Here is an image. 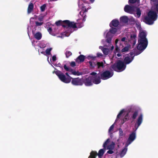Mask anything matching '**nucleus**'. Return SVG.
<instances>
[{"label": "nucleus", "mask_w": 158, "mask_h": 158, "mask_svg": "<svg viewBox=\"0 0 158 158\" xmlns=\"http://www.w3.org/2000/svg\"><path fill=\"white\" fill-rule=\"evenodd\" d=\"M89 4V3L85 2L84 0H79L78 6L79 8L81 9L78 15L79 19L77 20V23L70 22V33L83 26V23L86 20V12L88 10L91 8Z\"/></svg>", "instance_id": "1"}, {"label": "nucleus", "mask_w": 158, "mask_h": 158, "mask_svg": "<svg viewBox=\"0 0 158 158\" xmlns=\"http://www.w3.org/2000/svg\"><path fill=\"white\" fill-rule=\"evenodd\" d=\"M135 23L137 28L139 30L137 48L140 52L138 53H136L135 54V55H137L141 53L146 48L148 44V41L146 38V32L145 31L141 29L140 23L137 21Z\"/></svg>", "instance_id": "2"}, {"label": "nucleus", "mask_w": 158, "mask_h": 158, "mask_svg": "<svg viewBox=\"0 0 158 158\" xmlns=\"http://www.w3.org/2000/svg\"><path fill=\"white\" fill-rule=\"evenodd\" d=\"M143 114L140 113L138 116L135 124V130L129 135V137L126 144V146L131 144L136 139V131L143 122Z\"/></svg>", "instance_id": "3"}, {"label": "nucleus", "mask_w": 158, "mask_h": 158, "mask_svg": "<svg viewBox=\"0 0 158 158\" xmlns=\"http://www.w3.org/2000/svg\"><path fill=\"white\" fill-rule=\"evenodd\" d=\"M91 77L90 76L86 78L84 81V83L86 86H90L92 85V82L96 84L100 83L101 82L99 76L95 72H92L90 73Z\"/></svg>", "instance_id": "4"}, {"label": "nucleus", "mask_w": 158, "mask_h": 158, "mask_svg": "<svg viewBox=\"0 0 158 158\" xmlns=\"http://www.w3.org/2000/svg\"><path fill=\"white\" fill-rule=\"evenodd\" d=\"M157 15L156 13L153 11H150L147 16L144 17L143 21L148 25L153 24L154 21L156 20Z\"/></svg>", "instance_id": "5"}, {"label": "nucleus", "mask_w": 158, "mask_h": 158, "mask_svg": "<svg viewBox=\"0 0 158 158\" xmlns=\"http://www.w3.org/2000/svg\"><path fill=\"white\" fill-rule=\"evenodd\" d=\"M118 39H116L115 40V44L116 48L114 52L116 54V53H118L120 52L121 50V52H128L129 50L131 49V46L129 44H121L119 46L118 44Z\"/></svg>", "instance_id": "6"}, {"label": "nucleus", "mask_w": 158, "mask_h": 158, "mask_svg": "<svg viewBox=\"0 0 158 158\" xmlns=\"http://www.w3.org/2000/svg\"><path fill=\"white\" fill-rule=\"evenodd\" d=\"M126 111L127 110L125 109H123L120 111L117 115L115 123H119L121 121V123L123 124L126 121L129 119L130 116L128 113L125 115L124 117H122L124 113L126 112Z\"/></svg>", "instance_id": "7"}, {"label": "nucleus", "mask_w": 158, "mask_h": 158, "mask_svg": "<svg viewBox=\"0 0 158 158\" xmlns=\"http://www.w3.org/2000/svg\"><path fill=\"white\" fill-rule=\"evenodd\" d=\"M126 68V65L121 61H118L116 64H114L111 67V68L114 71L120 72L123 71Z\"/></svg>", "instance_id": "8"}, {"label": "nucleus", "mask_w": 158, "mask_h": 158, "mask_svg": "<svg viewBox=\"0 0 158 158\" xmlns=\"http://www.w3.org/2000/svg\"><path fill=\"white\" fill-rule=\"evenodd\" d=\"M54 72L61 81L66 83H69V78L66 77L63 73L58 70L54 71Z\"/></svg>", "instance_id": "9"}, {"label": "nucleus", "mask_w": 158, "mask_h": 158, "mask_svg": "<svg viewBox=\"0 0 158 158\" xmlns=\"http://www.w3.org/2000/svg\"><path fill=\"white\" fill-rule=\"evenodd\" d=\"M113 75V72L106 70L100 73L99 75H98V76L99 77V76H100L101 79L105 80L110 78Z\"/></svg>", "instance_id": "10"}, {"label": "nucleus", "mask_w": 158, "mask_h": 158, "mask_svg": "<svg viewBox=\"0 0 158 158\" xmlns=\"http://www.w3.org/2000/svg\"><path fill=\"white\" fill-rule=\"evenodd\" d=\"M110 141V139H108L104 143L103 146L104 149L107 148V149L113 150L114 148L115 145V143L112 141L109 144Z\"/></svg>", "instance_id": "11"}, {"label": "nucleus", "mask_w": 158, "mask_h": 158, "mask_svg": "<svg viewBox=\"0 0 158 158\" xmlns=\"http://www.w3.org/2000/svg\"><path fill=\"white\" fill-rule=\"evenodd\" d=\"M105 152V150L103 149H101L98 154L96 151H92L90 153V155L89 156V158H96V157L98 155L99 158H100Z\"/></svg>", "instance_id": "12"}, {"label": "nucleus", "mask_w": 158, "mask_h": 158, "mask_svg": "<svg viewBox=\"0 0 158 158\" xmlns=\"http://www.w3.org/2000/svg\"><path fill=\"white\" fill-rule=\"evenodd\" d=\"M90 65V67L91 69H93L94 67L97 66L98 69L101 68H103L104 67V64L103 62H96L94 61L91 60L89 62Z\"/></svg>", "instance_id": "13"}, {"label": "nucleus", "mask_w": 158, "mask_h": 158, "mask_svg": "<svg viewBox=\"0 0 158 158\" xmlns=\"http://www.w3.org/2000/svg\"><path fill=\"white\" fill-rule=\"evenodd\" d=\"M55 24L57 26H62L64 28L68 29L69 27V20H58L56 22Z\"/></svg>", "instance_id": "14"}, {"label": "nucleus", "mask_w": 158, "mask_h": 158, "mask_svg": "<svg viewBox=\"0 0 158 158\" xmlns=\"http://www.w3.org/2000/svg\"><path fill=\"white\" fill-rule=\"evenodd\" d=\"M104 35L106 38V42L108 43H110L114 35L109 31L106 30L104 32Z\"/></svg>", "instance_id": "15"}, {"label": "nucleus", "mask_w": 158, "mask_h": 158, "mask_svg": "<svg viewBox=\"0 0 158 158\" xmlns=\"http://www.w3.org/2000/svg\"><path fill=\"white\" fill-rule=\"evenodd\" d=\"M135 7L132 6L128 5H126L124 8V10L125 12L131 14L134 13V11Z\"/></svg>", "instance_id": "16"}, {"label": "nucleus", "mask_w": 158, "mask_h": 158, "mask_svg": "<svg viewBox=\"0 0 158 158\" xmlns=\"http://www.w3.org/2000/svg\"><path fill=\"white\" fill-rule=\"evenodd\" d=\"M119 138L117 140L116 144L117 145L118 147H119L120 144L121 142V138H122L125 135V134L123 132V130L121 128L119 129Z\"/></svg>", "instance_id": "17"}, {"label": "nucleus", "mask_w": 158, "mask_h": 158, "mask_svg": "<svg viewBox=\"0 0 158 158\" xmlns=\"http://www.w3.org/2000/svg\"><path fill=\"white\" fill-rule=\"evenodd\" d=\"M133 56L132 53H131L129 55H128L124 59V61L127 64L130 63L133 59Z\"/></svg>", "instance_id": "18"}, {"label": "nucleus", "mask_w": 158, "mask_h": 158, "mask_svg": "<svg viewBox=\"0 0 158 158\" xmlns=\"http://www.w3.org/2000/svg\"><path fill=\"white\" fill-rule=\"evenodd\" d=\"M152 8L158 13V0H150Z\"/></svg>", "instance_id": "19"}, {"label": "nucleus", "mask_w": 158, "mask_h": 158, "mask_svg": "<svg viewBox=\"0 0 158 158\" xmlns=\"http://www.w3.org/2000/svg\"><path fill=\"white\" fill-rule=\"evenodd\" d=\"M119 23V22L118 19H114L110 23V26L112 27L113 26L114 27H117Z\"/></svg>", "instance_id": "20"}, {"label": "nucleus", "mask_w": 158, "mask_h": 158, "mask_svg": "<svg viewBox=\"0 0 158 158\" xmlns=\"http://www.w3.org/2000/svg\"><path fill=\"white\" fill-rule=\"evenodd\" d=\"M72 83L74 85H82L81 80L78 78L72 79Z\"/></svg>", "instance_id": "21"}, {"label": "nucleus", "mask_w": 158, "mask_h": 158, "mask_svg": "<svg viewBox=\"0 0 158 158\" xmlns=\"http://www.w3.org/2000/svg\"><path fill=\"white\" fill-rule=\"evenodd\" d=\"M119 20L121 23L127 24L129 21V19L127 16L124 15L121 17Z\"/></svg>", "instance_id": "22"}, {"label": "nucleus", "mask_w": 158, "mask_h": 158, "mask_svg": "<svg viewBox=\"0 0 158 158\" xmlns=\"http://www.w3.org/2000/svg\"><path fill=\"white\" fill-rule=\"evenodd\" d=\"M110 28L109 29V31L113 34L114 35L116 34H119L120 33V31L119 30L116 28H114L113 27H110Z\"/></svg>", "instance_id": "23"}, {"label": "nucleus", "mask_w": 158, "mask_h": 158, "mask_svg": "<svg viewBox=\"0 0 158 158\" xmlns=\"http://www.w3.org/2000/svg\"><path fill=\"white\" fill-rule=\"evenodd\" d=\"M85 58V56L81 55L79 56L76 59L77 63L79 64L83 62Z\"/></svg>", "instance_id": "24"}, {"label": "nucleus", "mask_w": 158, "mask_h": 158, "mask_svg": "<svg viewBox=\"0 0 158 158\" xmlns=\"http://www.w3.org/2000/svg\"><path fill=\"white\" fill-rule=\"evenodd\" d=\"M134 14L135 17L137 18H139L141 15V12L139 9L138 8L135 7V10L134 11Z\"/></svg>", "instance_id": "25"}, {"label": "nucleus", "mask_w": 158, "mask_h": 158, "mask_svg": "<svg viewBox=\"0 0 158 158\" xmlns=\"http://www.w3.org/2000/svg\"><path fill=\"white\" fill-rule=\"evenodd\" d=\"M127 147L128 146H126V144L125 148L121 152L120 155L121 158L123 157L126 154L127 150Z\"/></svg>", "instance_id": "26"}, {"label": "nucleus", "mask_w": 158, "mask_h": 158, "mask_svg": "<svg viewBox=\"0 0 158 158\" xmlns=\"http://www.w3.org/2000/svg\"><path fill=\"white\" fill-rule=\"evenodd\" d=\"M34 8V5L32 3H30L28 5L27 8V13L28 14L31 13L33 10Z\"/></svg>", "instance_id": "27"}, {"label": "nucleus", "mask_w": 158, "mask_h": 158, "mask_svg": "<svg viewBox=\"0 0 158 158\" xmlns=\"http://www.w3.org/2000/svg\"><path fill=\"white\" fill-rule=\"evenodd\" d=\"M99 49H101L102 51L104 54L107 55L109 52V49L108 48H104L103 47L100 46Z\"/></svg>", "instance_id": "28"}, {"label": "nucleus", "mask_w": 158, "mask_h": 158, "mask_svg": "<svg viewBox=\"0 0 158 158\" xmlns=\"http://www.w3.org/2000/svg\"><path fill=\"white\" fill-rule=\"evenodd\" d=\"M70 74H72L74 75L79 76L81 74V73L75 70L71 69L70 68Z\"/></svg>", "instance_id": "29"}, {"label": "nucleus", "mask_w": 158, "mask_h": 158, "mask_svg": "<svg viewBox=\"0 0 158 158\" xmlns=\"http://www.w3.org/2000/svg\"><path fill=\"white\" fill-rule=\"evenodd\" d=\"M34 37L38 40H40L42 38L41 34L40 32H37L34 34Z\"/></svg>", "instance_id": "30"}, {"label": "nucleus", "mask_w": 158, "mask_h": 158, "mask_svg": "<svg viewBox=\"0 0 158 158\" xmlns=\"http://www.w3.org/2000/svg\"><path fill=\"white\" fill-rule=\"evenodd\" d=\"M115 123L113 124L110 127L108 130V133L111 136L112 135L113 133L114 132L113 129L114 127V124Z\"/></svg>", "instance_id": "31"}, {"label": "nucleus", "mask_w": 158, "mask_h": 158, "mask_svg": "<svg viewBox=\"0 0 158 158\" xmlns=\"http://www.w3.org/2000/svg\"><path fill=\"white\" fill-rule=\"evenodd\" d=\"M127 40V39L126 37H123V38L121 40H118V42L120 44V45H121V44H122L121 42H124V44H127L126 42H127V41H126Z\"/></svg>", "instance_id": "32"}, {"label": "nucleus", "mask_w": 158, "mask_h": 158, "mask_svg": "<svg viewBox=\"0 0 158 158\" xmlns=\"http://www.w3.org/2000/svg\"><path fill=\"white\" fill-rule=\"evenodd\" d=\"M138 114V111L135 110L134 112L132 115L131 117L133 119H135Z\"/></svg>", "instance_id": "33"}, {"label": "nucleus", "mask_w": 158, "mask_h": 158, "mask_svg": "<svg viewBox=\"0 0 158 158\" xmlns=\"http://www.w3.org/2000/svg\"><path fill=\"white\" fill-rule=\"evenodd\" d=\"M52 48H47L45 51L46 54L48 55H49L51 54V51L52 50Z\"/></svg>", "instance_id": "34"}, {"label": "nucleus", "mask_w": 158, "mask_h": 158, "mask_svg": "<svg viewBox=\"0 0 158 158\" xmlns=\"http://www.w3.org/2000/svg\"><path fill=\"white\" fill-rule=\"evenodd\" d=\"M96 58V56H94L92 55H89L86 57V58L88 60L92 59L93 60H94Z\"/></svg>", "instance_id": "35"}, {"label": "nucleus", "mask_w": 158, "mask_h": 158, "mask_svg": "<svg viewBox=\"0 0 158 158\" xmlns=\"http://www.w3.org/2000/svg\"><path fill=\"white\" fill-rule=\"evenodd\" d=\"M46 7V5L44 4L41 6L40 7V10L41 12H43L44 11L45 8Z\"/></svg>", "instance_id": "36"}, {"label": "nucleus", "mask_w": 158, "mask_h": 158, "mask_svg": "<svg viewBox=\"0 0 158 158\" xmlns=\"http://www.w3.org/2000/svg\"><path fill=\"white\" fill-rule=\"evenodd\" d=\"M139 0H129V2L131 3H134L135 2L139 3Z\"/></svg>", "instance_id": "37"}, {"label": "nucleus", "mask_w": 158, "mask_h": 158, "mask_svg": "<svg viewBox=\"0 0 158 158\" xmlns=\"http://www.w3.org/2000/svg\"><path fill=\"white\" fill-rule=\"evenodd\" d=\"M63 68L66 71L68 72L69 71V67L67 66L66 64L64 65Z\"/></svg>", "instance_id": "38"}, {"label": "nucleus", "mask_w": 158, "mask_h": 158, "mask_svg": "<svg viewBox=\"0 0 158 158\" xmlns=\"http://www.w3.org/2000/svg\"><path fill=\"white\" fill-rule=\"evenodd\" d=\"M129 21H130L131 22H134L135 23L136 21H135V19L133 17H131L130 18H129Z\"/></svg>", "instance_id": "39"}, {"label": "nucleus", "mask_w": 158, "mask_h": 158, "mask_svg": "<svg viewBox=\"0 0 158 158\" xmlns=\"http://www.w3.org/2000/svg\"><path fill=\"white\" fill-rule=\"evenodd\" d=\"M70 65L72 67H74L77 65V64H76L75 62L72 61L70 63Z\"/></svg>", "instance_id": "40"}, {"label": "nucleus", "mask_w": 158, "mask_h": 158, "mask_svg": "<svg viewBox=\"0 0 158 158\" xmlns=\"http://www.w3.org/2000/svg\"><path fill=\"white\" fill-rule=\"evenodd\" d=\"M35 24L37 26H40L43 24V22H39L37 21L35 22Z\"/></svg>", "instance_id": "41"}, {"label": "nucleus", "mask_w": 158, "mask_h": 158, "mask_svg": "<svg viewBox=\"0 0 158 158\" xmlns=\"http://www.w3.org/2000/svg\"><path fill=\"white\" fill-rule=\"evenodd\" d=\"M66 56L67 58L69 57V51L67 50L65 52Z\"/></svg>", "instance_id": "42"}, {"label": "nucleus", "mask_w": 158, "mask_h": 158, "mask_svg": "<svg viewBox=\"0 0 158 158\" xmlns=\"http://www.w3.org/2000/svg\"><path fill=\"white\" fill-rule=\"evenodd\" d=\"M48 31L49 33L50 34H51L52 31V28L51 27H49L48 28Z\"/></svg>", "instance_id": "43"}, {"label": "nucleus", "mask_w": 158, "mask_h": 158, "mask_svg": "<svg viewBox=\"0 0 158 158\" xmlns=\"http://www.w3.org/2000/svg\"><path fill=\"white\" fill-rule=\"evenodd\" d=\"M97 55L98 57L102 56H103V54L102 53L100 52L98 53Z\"/></svg>", "instance_id": "44"}, {"label": "nucleus", "mask_w": 158, "mask_h": 158, "mask_svg": "<svg viewBox=\"0 0 158 158\" xmlns=\"http://www.w3.org/2000/svg\"><path fill=\"white\" fill-rule=\"evenodd\" d=\"M107 153L110 154H112L114 153V151L112 150H109L107 151Z\"/></svg>", "instance_id": "45"}, {"label": "nucleus", "mask_w": 158, "mask_h": 158, "mask_svg": "<svg viewBox=\"0 0 158 158\" xmlns=\"http://www.w3.org/2000/svg\"><path fill=\"white\" fill-rule=\"evenodd\" d=\"M64 35L68 37L69 36V33L68 32H65L64 33Z\"/></svg>", "instance_id": "46"}, {"label": "nucleus", "mask_w": 158, "mask_h": 158, "mask_svg": "<svg viewBox=\"0 0 158 158\" xmlns=\"http://www.w3.org/2000/svg\"><path fill=\"white\" fill-rule=\"evenodd\" d=\"M52 60L53 61H55L56 60V57L55 55L53 56H52Z\"/></svg>", "instance_id": "47"}, {"label": "nucleus", "mask_w": 158, "mask_h": 158, "mask_svg": "<svg viewBox=\"0 0 158 158\" xmlns=\"http://www.w3.org/2000/svg\"><path fill=\"white\" fill-rule=\"evenodd\" d=\"M130 108L131 109H134L136 108V107L135 106H130Z\"/></svg>", "instance_id": "48"}, {"label": "nucleus", "mask_w": 158, "mask_h": 158, "mask_svg": "<svg viewBox=\"0 0 158 158\" xmlns=\"http://www.w3.org/2000/svg\"><path fill=\"white\" fill-rule=\"evenodd\" d=\"M65 74L66 75V77H68L69 78V74L68 73L66 72L65 73Z\"/></svg>", "instance_id": "49"}, {"label": "nucleus", "mask_w": 158, "mask_h": 158, "mask_svg": "<svg viewBox=\"0 0 158 158\" xmlns=\"http://www.w3.org/2000/svg\"><path fill=\"white\" fill-rule=\"evenodd\" d=\"M89 2L91 3H93L95 1V0H89Z\"/></svg>", "instance_id": "50"}, {"label": "nucleus", "mask_w": 158, "mask_h": 158, "mask_svg": "<svg viewBox=\"0 0 158 158\" xmlns=\"http://www.w3.org/2000/svg\"><path fill=\"white\" fill-rule=\"evenodd\" d=\"M117 55L118 57H120L121 56V55L120 53H118L117 54Z\"/></svg>", "instance_id": "51"}, {"label": "nucleus", "mask_w": 158, "mask_h": 158, "mask_svg": "<svg viewBox=\"0 0 158 158\" xmlns=\"http://www.w3.org/2000/svg\"><path fill=\"white\" fill-rule=\"evenodd\" d=\"M114 48V47L113 46V45H112V46H111V50H113Z\"/></svg>", "instance_id": "52"}, {"label": "nucleus", "mask_w": 158, "mask_h": 158, "mask_svg": "<svg viewBox=\"0 0 158 158\" xmlns=\"http://www.w3.org/2000/svg\"><path fill=\"white\" fill-rule=\"evenodd\" d=\"M41 53L42 54H44L45 53V52L44 51H42V52H41Z\"/></svg>", "instance_id": "53"}, {"label": "nucleus", "mask_w": 158, "mask_h": 158, "mask_svg": "<svg viewBox=\"0 0 158 158\" xmlns=\"http://www.w3.org/2000/svg\"><path fill=\"white\" fill-rule=\"evenodd\" d=\"M39 20L40 21H42L43 20V19H39Z\"/></svg>", "instance_id": "54"}, {"label": "nucleus", "mask_w": 158, "mask_h": 158, "mask_svg": "<svg viewBox=\"0 0 158 158\" xmlns=\"http://www.w3.org/2000/svg\"><path fill=\"white\" fill-rule=\"evenodd\" d=\"M72 54V53H71L70 52V54H69L70 56H71Z\"/></svg>", "instance_id": "55"}, {"label": "nucleus", "mask_w": 158, "mask_h": 158, "mask_svg": "<svg viewBox=\"0 0 158 158\" xmlns=\"http://www.w3.org/2000/svg\"><path fill=\"white\" fill-rule=\"evenodd\" d=\"M60 67L62 69H63V67H62V66H60Z\"/></svg>", "instance_id": "56"}, {"label": "nucleus", "mask_w": 158, "mask_h": 158, "mask_svg": "<svg viewBox=\"0 0 158 158\" xmlns=\"http://www.w3.org/2000/svg\"><path fill=\"white\" fill-rule=\"evenodd\" d=\"M69 81H70V80Z\"/></svg>", "instance_id": "57"}]
</instances>
